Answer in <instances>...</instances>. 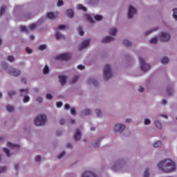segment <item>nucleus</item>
<instances>
[{
  "mask_svg": "<svg viewBox=\"0 0 177 177\" xmlns=\"http://www.w3.org/2000/svg\"><path fill=\"white\" fill-rule=\"evenodd\" d=\"M158 169L163 172H174L176 170V164L171 159H163L159 161L156 165Z\"/></svg>",
  "mask_w": 177,
  "mask_h": 177,
  "instance_id": "nucleus-1",
  "label": "nucleus"
},
{
  "mask_svg": "<svg viewBox=\"0 0 177 177\" xmlns=\"http://www.w3.org/2000/svg\"><path fill=\"white\" fill-rule=\"evenodd\" d=\"M113 77V69L111 68V65H105L103 71V80L107 81L110 78Z\"/></svg>",
  "mask_w": 177,
  "mask_h": 177,
  "instance_id": "nucleus-2",
  "label": "nucleus"
},
{
  "mask_svg": "<svg viewBox=\"0 0 177 177\" xmlns=\"http://www.w3.org/2000/svg\"><path fill=\"white\" fill-rule=\"evenodd\" d=\"M46 122V115L41 114L37 115L34 120L35 125L37 127H41V125H44Z\"/></svg>",
  "mask_w": 177,
  "mask_h": 177,
  "instance_id": "nucleus-3",
  "label": "nucleus"
},
{
  "mask_svg": "<svg viewBox=\"0 0 177 177\" xmlns=\"http://www.w3.org/2000/svg\"><path fill=\"white\" fill-rule=\"evenodd\" d=\"M127 125H125V124L122 122H118L113 126V131L115 133H122L123 131H125Z\"/></svg>",
  "mask_w": 177,
  "mask_h": 177,
  "instance_id": "nucleus-4",
  "label": "nucleus"
},
{
  "mask_svg": "<svg viewBox=\"0 0 177 177\" xmlns=\"http://www.w3.org/2000/svg\"><path fill=\"white\" fill-rule=\"evenodd\" d=\"M138 60L140 65V70L144 71V73L149 71V69L151 68V66L149 64L146 63V62H145V59L140 57Z\"/></svg>",
  "mask_w": 177,
  "mask_h": 177,
  "instance_id": "nucleus-5",
  "label": "nucleus"
},
{
  "mask_svg": "<svg viewBox=\"0 0 177 177\" xmlns=\"http://www.w3.org/2000/svg\"><path fill=\"white\" fill-rule=\"evenodd\" d=\"M124 164H125V162L122 160L113 162L111 165V169H113V171H120V169L122 168Z\"/></svg>",
  "mask_w": 177,
  "mask_h": 177,
  "instance_id": "nucleus-6",
  "label": "nucleus"
},
{
  "mask_svg": "<svg viewBox=\"0 0 177 177\" xmlns=\"http://www.w3.org/2000/svg\"><path fill=\"white\" fill-rule=\"evenodd\" d=\"M138 13V10L133 6H129L127 9V17L129 19H132Z\"/></svg>",
  "mask_w": 177,
  "mask_h": 177,
  "instance_id": "nucleus-7",
  "label": "nucleus"
},
{
  "mask_svg": "<svg viewBox=\"0 0 177 177\" xmlns=\"http://www.w3.org/2000/svg\"><path fill=\"white\" fill-rule=\"evenodd\" d=\"M170 37L171 36L169 35V33H168V32L163 31L159 35L158 39L162 42H167V41H169Z\"/></svg>",
  "mask_w": 177,
  "mask_h": 177,
  "instance_id": "nucleus-8",
  "label": "nucleus"
},
{
  "mask_svg": "<svg viewBox=\"0 0 177 177\" xmlns=\"http://www.w3.org/2000/svg\"><path fill=\"white\" fill-rule=\"evenodd\" d=\"M91 45V39H84L82 43L79 45L78 49L79 50H82L84 49H86L88 46Z\"/></svg>",
  "mask_w": 177,
  "mask_h": 177,
  "instance_id": "nucleus-9",
  "label": "nucleus"
},
{
  "mask_svg": "<svg viewBox=\"0 0 177 177\" xmlns=\"http://www.w3.org/2000/svg\"><path fill=\"white\" fill-rule=\"evenodd\" d=\"M37 24H32L29 26V28H26L25 26H21V30L28 32V31H31V30H35V28H37Z\"/></svg>",
  "mask_w": 177,
  "mask_h": 177,
  "instance_id": "nucleus-10",
  "label": "nucleus"
},
{
  "mask_svg": "<svg viewBox=\"0 0 177 177\" xmlns=\"http://www.w3.org/2000/svg\"><path fill=\"white\" fill-rule=\"evenodd\" d=\"M8 74H10V75H13V77H19V75H20V70L13 68H9Z\"/></svg>",
  "mask_w": 177,
  "mask_h": 177,
  "instance_id": "nucleus-11",
  "label": "nucleus"
},
{
  "mask_svg": "<svg viewBox=\"0 0 177 177\" xmlns=\"http://www.w3.org/2000/svg\"><path fill=\"white\" fill-rule=\"evenodd\" d=\"M71 57L70 53H64L57 56V60H68Z\"/></svg>",
  "mask_w": 177,
  "mask_h": 177,
  "instance_id": "nucleus-12",
  "label": "nucleus"
},
{
  "mask_svg": "<svg viewBox=\"0 0 177 177\" xmlns=\"http://www.w3.org/2000/svg\"><path fill=\"white\" fill-rule=\"evenodd\" d=\"M82 177H97V176L91 171H86L82 174Z\"/></svg>",
  "mask_w": 177,
  "mask_h": 177,
  "instance_id": "nucleus-13",
  "label": "nucleus"
},
{
  "mask_svg": "<svg viewBox=\"0 0 177 177\" xmlns=\"http://www.w3.org/2000/svg\"><path fill=\"white\" fill-rule=\"evenodd\" d=\"M47 18L50 19V20H53V19H57L59 16L57 12L55 13L53 12H48L46 15Z\"/></svg>",
  "mask_w": 177,
  "mask_h": 177,
  "instance_id": "nucleus-14",
  "label": "nucleus"
},
{
  "mask_svg": "<svg viewBox=\"0 0 177 177\" xmlns=\"http://www.w3.org/2000/svg\"><path fill=\"white\" fill-rule=\"evenodd\" d=\"M6 146H8V147H9L10 149H14L15 150L19 148V145L15 144L10 141L6 142Z\"/></svg>",
  "mask_w": 177,
  "mask_h": 177,
  "instance_id": "nucleus-15",
  "label": "nucleus"
},
{
  "mask_svg": "<svg viewBox=\"0 0 177 177\" xmlns=\"http://www.w3.org/2000/svg\"><path fill=\"white\" fill-rule=\"evenodd\" d=\"M154 125L157 129H162V123L159 120H156Z\"/></svg>",
  "mask_w": 177,
  "mask_h": 177,
  "instance_id": "nucleus-16",
  "label": "nucleus"
},
{
  "mask_svg": "<svg viewBox=\"0 0 177 177\" xmlns=\"http://www.w3.org/2000/svg\"><path fill=\"white\" fill-rule=\"evenodd\" d=\"M117 32H118V30L116 29V28L113 27L109 29V34L114 37L117 35Z\"/></svg>",
  "mask_w": 177,
  "mask_h": 177,
  "instance_id": "nucleus-17",
  "label": "nucleus"
},
{
  "mask_svg": "<svg viewBox=\"0 0 177 177\" xmlns=\"http://www.w3.org/2000/svg\"><path fill=\"white\" fill-rule=\"evenodd\" d=\"M74 138L76 140H80V139H81V130L80 129L76 130L74 136Z\"/></svg>",
  "mask_w": 177,
  "mask_h": 177,
  "instance_id": "nucleus-18",
  "label": "nucleus"
},
{
  "mask_svg": "<svg viewBox=\"0 0 177 177\" xmlns=\"http://www.w3.org/2000/svg\"><path fill=\"white\" fill-rule=\"evenodd\" d=\"M113 39H114V38L113 37L106 36V37H103L101 39V41H102V42H111V41H113Z\"/></svg>",
  "mask_w": 177,
  "mask_h": 177,
  "instance_id": "nucleus-19",
  "label": "nucleus"
},
{
  "mask_svg": "<svg viewBox=\"0 0 177 177\" xmlns=\"http://www.w3.org/2000/svg\"><path fill=\"white\" fill-rule=\"evenodd\" d=\"M66 81H67V77H66V76H59V82L61 85H64V84H66Z\"/></svg>",
  "mask_w": 177,
  "mask_h": 177,
  "instance_id": "nucleus-20",
  "label": "nucleus"
},
{
  "mask_svg": "<svg viewBox=\"0 0 177 177\" xmlns=\"http://www.w3.org/2000/svg\"><path fill=\"white\" fill-rule=\"evenodd\" d=\"M66 15L68 17H73L74 16V11L71 9H68L66 10Z\"/></svg>",
  "mask_w": 177,
  "mask_h": 177,
  "instance_id": "nucleus-21",
  "label": "nucleus"
},
{
  "mask_svg": "<svg viewBox=\"0 0 177 177\" xmlns=\"http://www.w3.org/2000/svg\"><path fill=\"white\" fill-rule=\"evenodd\" d=\"M85 19L89 21V23L93 24L95 23V21L92 19V17H91V15L89 14H86L85 15Z\"/></svg>",
  "mask_w": 177,
  "mask_h": 177,
  "instance_id": "nucleus-22",
  "label": "nucleus"
},
{
  "mask_svg": "<svg viewBox=\"0 0 177 177\" xmlns=\"http://www.w3.org/2000/svg\"><path fill=\"white\" fill-rule=\"evenodd\" d=\"M76 8L77 10H83V12H86V8L82 4H78Z\"/></svg>",
  "mask_w": 177,
  "mask_h": 177,
  "instance_id": "nucleus-23",
  "label": "nucleus"
},
{
  "mask_svg": "<svg viewBox=\"0 0 177 177\" xmlns=\"http://www.w3.org/2000/svg\"><path fill=\"white\" fill-rule=\"evenodd\" d=\"M150 176V170L148 168H146L144 171L143 177H149Z\"/></svg>",
  "mask_w": 177,
  "mask_h": 177,
  "instance_id": "nucleus-24",
  "label": "nucleus"
},
{
  "mask_svg": "<svg viewBox=\"0 0 177 177\" xmlns=\"http://www.w3.org/2000/svg\"><path fill=\"white\" fill-rule=\"evenodd\" d=\"M50 70H49V66H48V65L44 66V68H43V73L45 75H48V73H49Z\"/></svg>",
  "mask_w": 177,
  "mask_h": 177,
  "instance_id": "nucleus-25",
  "label": "nucleus"
},
{
  "mask_svg": "<svg viewBox=\"0 0 177 177\" xmlns=\"http://www.w3.org/2000/svg\"><path fill=\"white\" fill-rule=\"evenodd\" d=\"M3 153H5V154H6V156L8 157L10 156V151L9 150V149H8L6 147H3Z\"/></svg>",
  "mask_w": 177,
  "mask_h": 177,
  "instance_id": "nucleus-26",
  "label": "nucleus"
},
{
  "mask_svg": "<svg viewBox=\"0 0 177 177\" xmlns=\"http://www.w3.org/2000/svg\"><path fill=\"white\" fill-rule=\"evenodd\" d=\"M160 62L162 64H167V63H168V62H169V59H168V57H165L161 58Z\"/></svg>",
  "mask_w": 177,
  "mask_h": 177,
  "instance_id": "nucleus-27",
  "label": "nucleus"
},
{
  "mask_svg": "<svg viewBox=\"0 0 177 177\" xmlns=\"http://www.w3.org/2000/svg\"><path fill=\"white\" fill-rule=\"evenodd\" d=\"M6 110L7 111H8V113H12L15 111V108L13 107V106L8 105L6 107Z\"/></svg>",
  "mask_w": 177,
  "mask_h": 177,
  "instance_id": "nucleus-28",
  "label": "nucleus"
},
{
  "mask_svg": "<svg viewBox=\"0 0 177 177\" xmlns=\"http://www.w3.org/2000/svg\"><path fill=\"white\" fill-rule=\"evenodd\" d=\"M162 142L161 141H156L153 143V147H161Z\"/></svg>",
  "mask_w": 177,
  "mask_h": 177,
  "instance_id": "nucleus-29",
  "label": "nucleus"
},
{
  "mask_svg": "<svg viewBox=\"0 0 177 177\" xmlns=\"http://www.w3.org/2000/svg\"><path fill=\"white\" fill-rule=\"evenodd\" d=\"M94 19L97 21H102V20H103V16L97 15L94 16Z\"/></svg>",
  "mask_w": 177,
  "mask_h": 177,
  "instance_id": "nucleus-30",
  "label": "nucleus"
},
{
  "mask_svg": "<svg viewBox=\"0 0 177 177\" xmlns=\"http://www.w3.org/2000/svg\"><path fill=\"white\" fill-rule=\"evenodd\" d=\"M144 124L145 125H150V124H151V120H150V118H145Z\"/></svg>",
  "mask_w": 177,
  "mask_h": 177,
  "instance_id": "nucleus-31",
  "label": "nucleus"
},
{
  "mask_svg": "<svg viewBox=\"0 0 177 177\" xmlns=\"http://www.w3.org/2000/svg\"><path fill=\"white\" fill-rule=\"evenodd\" d=\"M160 39L158 37H155L153 38H151L149 41L150 44H157V41Z\"/></svg>",
  "mask_w": 177,
  "mask_h": 177,
  "instance_id": "nucleus-32",
  "label": "nucleus"
},
{
  "mask_svg": "<svg viewBox=\"0 0 177 177\" xmlns=\"http://www.w3.org/2000/svg\"><path fill=\"white\" fill-rule=\"evenodd\" d=\"M173 18L177 21V8L173 9Z\"/></svg>",
  "mask_w": 177,
  "mask_h": 177,
  "instance_id": "nucleus-33",
  "label": "nucleus"
},
{
  "mask_svg": "<svg viewBox=\"0 0 177 177\" xmlns=\"http://www.w3.org/2000/svg\"><path fill=\"white\" fill-rule=\"evenodd\" d=\"M55 37L57 38V39H62V38H64V36H63V35H62L60 32H57L55 34Z\"/></svg>",
  "mask_w": 177,
  "mask_h": 177,
  "instance_id": "nucleus-34",
  "label": "nucleus"
},
{
  "mask_svg": "<svg viewBox=\"0 0 177 177\" xmlns=\"http://www.w3.org/2000/svg\"><path fill=\"white\" fill-rule=\"evenodd\" d=\"M38 49L39 50H45V49H46V45L41 44L40 46H39Z\"/></svg>",
  "mask_w": 177,
  "mask_h": 177,
  "instance_id": "nucleus-35",
  "label": "nucleus"
},
{
  "mask_svg": "<svg viewBox=\"0 0 177 177\" xmlns=\"http://www.w3.org/2000/svg\"><path fill=\"white\" fill-rule=\"evenodd\" d=\"M46 97L48 99V100H52V99H53V95L48 93L46 95Z\"/></svg>",
  "mask_w": 177,
  "mask_h": 177,
  "instance_id": "nucleus-36",
  "label": "nucleus"
},
{
  "mask_svg": "<svg viewBox=\"0 0 177 177\" xmlns=\"http://www.w3.org/2000/svg\"><path fill=\"white\" fill-rule=\"evenodd\" d=\"M95 114L96 115H97V117H102V111H100V109H97L95 111Z\"/></svg>",
  "mask_w": 177,
  "mask_h": 177,
  "instance_id": "nucleus-37",
  "label": "nucleus"
},
{
  "mask_svg": "<svg viewBox=\"0 0 177 177\" xmlns=\"http://www.w3.org/2000/svg\"><path fill=\"white\" fill-rule=\"evenodd\" d=\"M24 103H28V102H30V97L25 95L24 97Z\"/></svg>",
  "mask_w": 177,
  "mask_h": 177,
  "instance_id": "nucleus-38",
  "label": "nucleus"
},
{
  "mask_svg": "<svg viewBox=\"0 0 177 177\" xmlns=\"http://www.w3.org/2000/svg\"><path fill=\"white\" fill-rule=\"evenodd\" d=\"M63 5H64V2L63 1V0H58V1L57 3V6H63Z\"/></svg>",
  "mask_w": 177,
  "mask_h": 177,
  "instance_id": "nucleus-39",
  "label": "nucleus"
},
{
  "mask_svg": "<svg viewBox=\"0 0 177 177\" xmlns=\"http://www.w3.org/2000/svg\"><path fill=\"white\" fill-rule=\"evenodd\" d=\"M83 113L84 115H89L91 114V110L90 109H86Z\"/></svg>",
  "mask_w": 177,
  "mask_h": 177,
  "instance_id": "nucleus-40",
  "label": "nucleus"
},
{
  "mask_svg": "<svg viewBox=\"0 0 177 177\" xmlns=\"http://www.w3.org/2000/svg\"><path fill=\"white\" fill-rule=\"evenodd\" d=\"M77 31L80 35H84V30L82 28H78Z\"/></svg>",
  "mask_w": 177,
  "mask_h": 177,
  "instance_id": "nucleus-41",
  "label": "nucleus"
},
{
  "mask_svg": "<svg viewBox=\"0 0 177 177\" xmlns=\"http://www.w3.org/2000/svg\"><path fill=\"white\" fill-rule=\"evenodd\" d=\"M59 30H67V26L65 25H61L59 26Z\"/></svg>",
  "mask_w": 177,
  "mask_h": 177,
  "instance_id": "nucleus-42",
  "label": "nucleus"
},
{
  "mask_svg": "<svg viewBox=\"0 0 177 177\" xmlns=\"http://www.w3.org/2000/svg\"><path fill=\"white\" fill-rule=\"evenodd\" d=\"M62 106H63V102H57V107L58 109H59V107H62Z\"/></svg>",
  "mask_w": 177,
  "mask_h": 177,
  "instance_id": "nucleus-43",
  "label": "nucleus"
},
{
  "mask_svg": "<svg viewBox=\"0 0 177 177\" xmlns=\"http://www.w3.org/2000/svg\"><path fill=\"white\" fill-rule=\"evenodd\" d=\"M8 62H13L15 60V57H13L12 56H8Z\"/></svg>",
  "mask_w": 177,
  "mask_h": 177,
  "instance_id": "nucleus-44",
  "label": "nucleus"
},
{
  "mask_svg": "<svg viewBox=\"0 0 177 177\" xmlns=\"http://www.w3.org/2000/svg\"><path fill=\"white\" fill-rule=\"evenodd\" d=\"M71 113L72 114V115H74L75 114V109L72 108L71 109Z\"/></svg>",
  "mask_w": 177,
  "mask_h": 177,
  "instance_id": "nucleus-45",
  "label": "nucleus"
},
{
  "mask_svg": "<svg viewBox=\"0 0 177 177\" xmlns=\"http://www.w3.org/2000/svg\"><path fill=\"white\" fill-rule=\"evenodd\" d=\"M26 52H27V53H28L30 55V53H32V50H31V48L27 47Z\"/></svg>",
  "mask_w": 177,
  "mask_h": 177,
  "instance_id": "nucleus-46",
  "label": "nucleus"
},
{
  "mask_svg": "<svg viewBox=\"0 0 177 177\" xmlns=\"http://www.w3.org/2000/svg\"><path fill=\"white\" fill-rule=\"evenodd\" d=\"M6 171V167H2L0 168V172H5Z\"/></svg>",
  "mask_w": 177,
  "mask_h": 177,
  "instance_id": "nucleus-47",
  "label": "nucleus"
},
{
  "mask_svg": "<svg viewBox=\"0 0 177 177\" xmlns=\"http://www.w3.org/2000/svg\"><path fill=\"white\" fill-rule=\"evenodd\" d=\"M77 68L79 70H84V68H85V66H84L83 65H79L77 66Z\"/></svg>",
  "mask_w": 177,
  "mask_h": 177,
  "instance_id": "nucleus-48",
  "label": "nucleus"
},
{
  "mask_svg": "<svg viewBox=\"0 0 177 177\" xmlns=\"http://www.w3.org/2000/svg\"><path fill=\"white\" fill-rule=\"evenodd\" d=\"M88 82L89 84H93V85H95V82H96V81H95V80H89Z\"/></svg>",
  "mask_w": 177,
  "mask_h": 177,
  "instance_id": "nucleus-49",
  "label": "nucleus"
},
{
  "mask_svg": "<svg viewBox=\"0 0 177 177\" xmlns=\"http://www.w3.org/2000/svg\"><path fill=\"white\" fill-rule=\"evenodd\" d=\"M151 32H153V29H151V30H147V32H145V35H148V34H151Z\"/></svg>",
  "mask_w": 177,
  "mask_h": 177,
  "instance_id": "nucleus-50",
  "label": "nucleus"
},
{
  "mask_svg": "<svg viewBox=\"0 0 177 177\" xmlns=\"http://www.w3.org/2000/svg\"><path fill=\"white\" fill-rule=\"evenodd\" d=\"M64 109H65V110H68L70 109V105L66 104L64 105Z\"/></svg>",
  "mask_w": 177,
  "mask_h": 177,
  "instance_id": "nucleus-51",
  "label": "nucleus"
},
{
  "mask_svg": "<svg viewBox=\"0 0 177 177\" xmlns=\"http://www.w3.org/2000/svg\"><path fill=\"white\" fill-rule=\"evenodd\" d=\"M125 122H128V123L132 122V119H131V118H127V119L125 120Z\"/></svg>",
  "mask_w": 177,
  "mask_h": 177,
  "instance_id": "nucleus-52",
  "label": "nucleus"
},
{
  "mask_svg": "<svg viewBox=\"0 0 177 177\" xmlns=\"http://www.w3.org/2000/svg\"><path fill=\"white\" fill-rule=\"evenodd\" d=\"M138 91H139L140 92H143V91H145V88H144L143 87H142V86H140V87L138 88Z\"/></svg>",
  "mask_w": 177,
  "mask_h": 177,
  "instance_id": "nucleus-53",
  "label": "nucleus"
},
{
  "mask_svg": "<svg viewBox=\"0 0 177 177\" xmlns=\"http://www.w3.org/2000/svg\"><path fill=\"white\" fill-rule=\"evenodd\" d=\"M20 92H21V93L24 92V93H27V92H28V90H27V89H21Z\"/></svg>",
  "mask_w": 177,
  "mask_h": 177,
  "instance_id": "nucleus-54",
  "label": "nucleus"
},
{
  "mask_svg": "<svg viewBox=\"0 0 177 177\" xmlns=\"http://www.w3.org/2000/svg\"><path fill=\"white\" fill-rule=\"evenodd\" d=\"M66 153H64V152H62L59 156H58V158H62V157H64V155H65Z\"/></svg>",
  "mask_w": 177,
  "mask_h": 177,
  "instance_id": "nucleus-55",
  "label": "nucleus"
},
{
  "mask_svg": "<svg viewBox=\"0 0 177 177\" xmlns=\"http://www.w3.org/2000/svg\"><path fill=\"white\" fill-rule=\"evenodd\" d=\"M64 122H65L64 119H61V120L59 121V124H60L61 125H63V124H64Z\"/></svg>",
  "mask_w": 177,
  "mask_h": 177,
  "instance_id": "nucleus-56",
  "label": "nucleus"
},
{
  "mask_svg": "<svg viewBox=\"0 0 177 177\" xmlns=\"http://www.w3.org/2000/svg\"><path fill=\"white\" fill-rule=\"evenodd\" d=\"M78 80V76H75V77H73V82H75V81H77Z\"/></svg>",
  "mask_w": 177,
  "mask_h": 177,
  "instance_id": "nucleus-57",
  "label": "nucleus"
},
{
  "mask_svg": "<svg viewBox=\"0 0 177 177\" xmlns=\"http://www.w3.org/2000/svg\"><path fill=\"white\" fill-rule=\"evenodd\" d=\"M37 102H39V103H41V102H42V98H41V97H37Z\"/></svg>",
  "mask_w": 177,
  "mask_h": 177,
  "instance_id": "nucleus-58",
  "label": "nucleus"
},
{
  "mask_svg": "<svg viewBox=\"0 0 177 177\" xmlns=\"http://www.w3.org/2000/svg\"><path fill=\"white\" fill-rule=\"evenodd\" d=\"M9 96H12L13 95H15V91H10L9 93H8Z\"/></svg>",
  "mask_w": 177,
  "mask_h": 177,
  "instance_id": "nucleus-59",
  "label": "nucleus"
},
{
  "mask_svg": "<svg viewBox=\"0 0 177 177\" xmlns=\"http://www.w3.org/2000/svg\"><path fill=\"white\" fill-rule=\"evenodd\" d=\"M36 161H41V157L40 156H37L36 157Z\"/></svg>",
  "mask_w": 177,
  "mask_h": 177,
  "instance_id": "nucleus-60",
  "label": "nucleus"
},
{
  "mask_svg": "<svg viewBox=\"0 0 177 177\" xmlns=\"http://www.w3.org/2000/svg\"><path fill=\"white\" fill-rule=\"evenodd\" d=\"M160 117H162L163 118H168L167 115H160Z\"/></svg>",
  "mask_w": 177,
  "mask_h": 177,
  "instance_id": "nucleus-61",
  "label": "nucleus"
},
{
  "mask_svg": "<svg viewBox=\"0 0 177 177\" xmlns=\"http://www.w3.org/2000/svg\"><path fill=\"white\" fill-rule=\"evenodd\" d=\"M5 140V138L2 136H0V142H3Z\"/></svg>",
  "mask_w": 177,
  "mask_h": 177,
  "instance_id": "nucleus-62",
  "label": "nucleus"
},
{
  "mask_svg": "<svg viewBox=\"0 0 177 177\" xmlns=\"http://www.w3.org/2000/svg\"><path fill=\"white\" fill-rule=\"evenodd\" d=\"M3 13V8H1L0 10V14L2 15Z\"/></svg>",
  "mask_w": 177,
  "mask_h": 177,
  "instance_id": "nucleus-63",
  "label": "nucleus"
},
{
  "mask_svg": "<svg viewBox=\"0 0 177 177\" xmlns=\"http://www.w3.org/2000/svg\"><path fill=\"white\" fill-rule=\"evenodd\" d=\"M72 146L73 145L70 143L66 145V147H68V148L72 147Z\"/></svg>",
  "mask_w": 177,
  "mask_h": 177,
  "instance_id": "nucleus-64",
  "label": "nucleus"
}]
</instances>
